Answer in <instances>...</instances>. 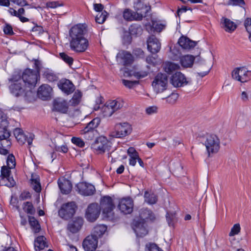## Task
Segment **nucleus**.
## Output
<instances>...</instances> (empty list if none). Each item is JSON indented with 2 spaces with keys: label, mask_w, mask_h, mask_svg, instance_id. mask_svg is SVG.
I'll return each mask as SVG.
<instances>
[{
  "label": "nucleus",
  "mask_w": 251,
  "mask_h": 251,
  "mask_svg": "<svg viewBox=\"0 0 251 251\" xmlns=\"http://www.w3.org/2000/svg\"><path fill=\"white\" fill-rule=\"evenodd\" d=\"M133 54L138 58H143L144 56V51L140 48H136L133 50Z\"/></svg>",
  "instance_id": "60"
},
{
  "label": "nucleus",
  "mask_w": 251,
  "mask_h": 251,
  "mask_svg": "<svg viewBox=\"0 0 251 251\" xmlns=\"http://www.w3.org/2000/svg\"><path fill=\"white\" fill-rule=\"evenodd\" d=\"M240 226L239 224H235L231 228V230L229 233V236H233L238 234L240 231Z\"/></svg>",
  "instance_id": "51"
},
{
  "label": "nucleus",
  "mask_w": 251,
  "mask_h": 251,
  "mask_svg": "<svg viewBox=\"0 0 251 251\" xmlns=\"http://www.w3.org/2000/svg\"><path fill=\"white\" fill-rule=\"evenodd\" d=\"M43 76L49 82L56 81L58 79L57 75L52 70L49 69H45L43 71Z\"/></svg>",
  "instance_id": "32"
},
{
  "label": "nucleus",
  "mask_w": 251,
  "mask_h": 251,
  "mask_svg": "<svg viewBox=\"0 0 251 251\" xmlns=\"http://www.w3.org/2000/svg\"><path fill=\"white\" fill-rule=\"evenodd\" d=\"M100 207L98 203H91L86 210L85 217L86 219L91 222L95 221L100 215Z\"/></svg>",
  "instance_id": "12"
},
{
  "label": "nucleus",
  "mask_w": 251,
  "mask_h": 251,
  "mask_svg": "<svg viewBox=\"0 0 251 251\" xmlns=\"http://www.w3.org/2000/svg\"><path fill=\"white\" fill-rule=\"evenodd\" d=\"M8 80L10 82L9 86V91L14 96L23 97L26 100H28V97L31 96L32 91L26 89L27 87L24 84L21 75H13Z\"/></svg>",
  "instance_id": "1"
},
{
  "label": "nucleus",
  "mask_w": 251,
  "mask_h": 251,
  "mask_svg": "<svg viewBox=\"0 0 251 251\" xmlns=\"http://www.w3.org/2000/svg\"><path fill=\"white\" fill-rule=\"evenodd\" d=\"M59 55L61 58L69 66H71L73 64L74 59L72 57L69 56L64 52L60 53Z\"/></svg>",
  "instance_id": "47"
},
{
  "label": "nucleus",
  "mask_w": 251,
  "mask_h": 251,
  "mask_svg": "<svg viewBox=\"0 0 251 251\" xmlns=\"http://www.w3.org/2000/svg\"><path fill=\"white\" fill-rule=\"evenodd\" d=\"M179 68V65L171 62H166L164 64V71L169 74L178 70Z\"/></svg>",
  "instance_id": "38"
},
{
  "label": "nucleus",
  "mask_w": 251,
  "mask_h": 251,
  "mask_svg": "<svg viewBox=\"0 0 251 251\" xmlns=\"http://www.w3.org/2000/svg\"><path fill=\"white\" fill-rule=\"evenodd\" d=\"M106 230L107 226H106L104 225H97L94 227L91 235L98 240L104 234Z\"/></svg>",
  "instance_id": "30"
},
{
  "label": "nucleus",
  "mask_w": 251,
  "mask_h": 251,
  "mask_svg": "<svg viewBox=\"0 0 251 251\" xmlns=\"http://www.w3.org/2000/svg\"><path fill=\"white\" fill-rule=\"evenodd\" d=\"M59 187L62 192L64 194H69L72 188V185L70 181L67 179H63L62 181H58Z\"/></svg>",
  "instance_id": "28"
},
{
  "label": "nucleus",
  "mask_w": 251,
  "mask_h": 251,
  "mask_svg": "<svg viewBox=\"0 0 251 251\" xmlns=\"http://www.w3.org/2000/svg\"><path fill=\"white\" fill-rule=\"evenodd\" d=\"M100 122L99 118L93 119L87 124V126L80 130V133L84 135L85 138L88 140H91L94 138V132L95 129L99 126Z\"/></svg>",
  "instance_id": "7"
},
{
  "label": "nucleus",
  "mask_w": 251,
  "mask_h": 251,
  "mask_svg": "<svg viewBox=\"0 0 251 251\" xmlns=\"http://www.w3.org/2000/svg\"><path fill=\"white\" fill-rule=\"evenodd\" d=\"M111 143L104 136L98 137L92 145V148L98 154H102L109 151Z\"/></svg>",
  "instance_id": "6"
},
{
  "label": "nucleus",
  "mask_w": 251,
  "mask_h": 251,
  "mask_svg": "<svg viewBox=\"0 0 251 251\" xmlns=\"http://www.w3.org/2000/svg\"><path fill=\"white\" fill-rule=\"evenodd\" d=\"M221 25L222 28L228 33H232L237 27V25L234 22L225 17H223L221 19Z\"/></svg>",
  "instance_id": "25"
},
{
  "label": "nucleus",
  "mask_w": 251,
  "mask_h": 251,
  "mask_svg": "<svg viewBox=\"0 0 251 251\" xmlns=\"http://www.w3.org/2000/svg\"><path fill=\"white\" fill-rule=\"evenodd\" d=\"M166 219L169 226H174L177 220L176 213L167 212L166 214Z\"/></svg>",
  "instance_id": "43"
},
{
  "label": "nucleus",
  "mask_w": 251,
  "mask_h": 251,
  "mask_svg": "<svg viewBox=\"0 0 251 251\" xmlns=\"http://www.w3.org/2000/svg\"><path fill=\"white\" fill-rule=\"evenodd\" d=\"M51 91L52 88L49 85L43 84L38 88L37 95L39 98L46 100L50 97Z\"/></svg>",
  "instance_id": "26"
},
{
  "label": "nucleus",
  "mask_w": 251,
  "mask_h": 251,
  "mask_svg": "<svg viewBox=\"0 0 251 251\" xmlns=\"http://www.w3.org/2000/svg\"><path fill=\"white\" fill-rule=\"evenodd\" d=\"M134 8L137 19L142 20L143 17L146 16V14L150 9V7L142 2L140 0L134 3Z\"/></svg>",
  "instance_id": "17"
},
{
  "label": "nucleus",
  "mask_w": 251,
  "mask_h": 251,
  "mask_svg": "<svg viewBox=\"0 0 251 251\" xmlns=\"http://www.w3.org/2000/svg\"><path fill=\"white\" fill-rule=\"evenodd\" d=\"M152 27L157 32H161L163 29L165 28L166 25L165 24L159 23H153Z\"/></svg>",
  "instance_id": "55"
},
{
  "label": "nucleus",
  "mask_w": 251,
  "mask_h": 251,
  "mask_svg": "<svg viewBox=\"0 0 251 251\" xmlns=\"http://www.w3.org/2000/svg\"><path fill=\"white\" fill-rule=\"evenodd\" d=\"M129 30L130 35L134 36L141 35L143 31L141 26L136 24L132 25L130 26Z\"/></svg>",
  "instance_id": "41"
},
{
  "label": "nucleus",
  "mask_w": 251,
  "mask_h": 251,
  "mask_svg": "<svg viewBox=\"0 0 251 251\" xmlns=\"http://www.w3.org/2000/svg\"><path fill=\"white\" fill-rule=\"evenodd\" d=\"M58 88L67 95L72 94L75 89L73 83L68 79H62L58 83Z\"/></svg>",
  "instance_id": "20"
},
{
  "label": "nucleus",
  "mask_w": 251,
  "mask_h": 251,
  "mask_svg": "<svg viewBox=\"0 0 251 251\" xmlns=\"http://www.w3.org/2000/svg\"><path fill=\"white\" fill-rule=\"evenodd\" d=\"M89 41L85 37L70 40L71 49L76 52H84L88 48Z\"/></svg>",
  "instance_id": "9"
},
{
  "label": "nucleus",
  "mask_w": 251,
  "mask_h": 251,
  "mask_svg": "<svg viewBox=\"0 0 251 251\" xmlns=\"http://www.w3.org/2000/svg\"><path fill=\"white\" fill-rule=\"evenodd\" d=\"M228 4L243 7L245 5V2L244 0H228Z\"/></svg>",
  "instance_id": "54"
},
{
  "label": "nucleus",
  "mask_w": 251,
  "mask_h": 251,
  "mask_svg": "<svg viewBox=\"0 0 251 251\" xmlns=\"http://www.w3.org/2000/svg\"><path fill=\"white\" fill-rule=\"evenodd\" d=\"M140 217L143 220H150L152 221L155 219L152 212L147 208L143 209L141 210Z\"/></svg>",
  "instance_id": "34"
},
{
  "label": "nucleus",
  "mask_w": 251,
  "mask_h": 251,
  "mask_svg": "<svg viewBox=\"0 0 251 251\" xmlns=\"http://www.w3.org/2000/svg\"><path fill=\"white\" fill-rule=\"evenodd\" d=\"M116 138H122L130 134L132 131L131 126L127 122L118 123L115 126Z\"/></svg>",
  "instance_id": "11"
},
{
  "label": "nucleus",
  "mask_w": 251,
  "mask_h": 251,
  "mask_svg": "<svg viewBox=\"0 0 251 251\" xmlns=\"http://www.w3.org/2000/svg\"><path fill=\"white\" fill-rule=\"evenodd\" d=\"M82 97L81 92L77 91L74 93L73 97L71 100V102L74 105H76L79 104Z\"/></svg>",
  "instance_id": "46"
},
{
  "label": "nucleus",
  "mask_w": 251,
  "mask_h": 251,
  "mask_svg": "<svg viewBox=\"0 0 251 251\" xmlns=\"http://www.w3.org/2000/svg\"><path fill=\"white\" fill-rule=\"evenodd\" d=\"M10 142L9 140H5L1 141L0 143V154L2 155H7L8 154L9 151L8 150L6 149H5V147L10 146Z\"/></svg>",
  "instance_id": "45"
},
{
  "label": "nucleus",
  "mask_w": 251,
  "mask_h": 251,
  "mask_svg": "<svg viewBox=\"0 0 251 251\" xmlns=\"http://www.w3.org/2000/svg\"><path fill=\"white\" fill-rule=\"evenodd\" d=\"M16 159L13 154H8L6 159V166L9 169H14L16 166Z\"/></svg>",
  "instance_id": "44"
},
{
  "label": "nucleus",
  "mask_w": 251,
  "mask_h": 251,
  "mask_svg": "<svg viewBox=\"0 0 251 251\" xmlns=\"http://www.w3.org/2000/svg\"><path fill=\"white\" fill-rule=\"evenodd\" d=\"M107 15V12L104 11V12H102L97 15L95 19L96 22L100 24L103 23L106 19Z\"/></svg>",
  "instance_id": "49"
},
{
  "label": "nucleus",
  "mask_w": 251,
  "mask_h": 251,
  "mask_svg": "<svg viewBox=\"0 0 251 251\" xmlns=\"http://www.w3.org/2000/svg\"><path fill=\"white\" fill-rule=\"evenodd\" d=\"M11 169L5 166L1 167L0 185L13 187L16 185V182L13 176H10L11 175Z\"/></svg>",
  "instance_id": "10"
},
{
  "label": "nucleus",
  "mask_w": 251,
  "mask_h": 251,
  "mask_svg": "<svg viewBox=\"0 0 251 251\" xmlns=\"http://www.w3.org/2000/svg\"><path fill=\"white\" fill-rule=\"evenodd\" d=\"M53 109L62 113H66L68 110L67 101L61 99H56L53 101Z\"/></svg>",
  "instance_id": "24"
},
{
  "label": "nucleus",
  "mask_w": 251,
  "mask_h": 251,
  "mask_svg": "<svg viewBox=\"0 0 251 251\" xmlns=\"http://www.w3.org/2000/svg\"><path fill=\"white\" fill-rule=\"evenodd\" d=\"M137 83L136 81H130L127 80L123 79V83L125 85L126 87L128 88H131L133 86V85Z\"/></svg>",
  "instance_id": "64"
},
{
  "label": "nucleus",
  "mask_w": 251,
  "mask_h": 251,
  "mask_svg": "<svg viewBox=\"0 0 251 251\" xmlns=\"http://www.w3.org/2000/svg\"><path fill=\"white\" fill-rule=\"evenodd\" d=\"M178 98L177 93H172L170 95L166 98V101L170 104L175 103Z\"/></svg>",
  "instance_id": "48"
},
{
  "label": "nucleus",
  "mask_w": 251,
  "mask_h": 251,
  "mask_svg": "<svg viewBox=\"0 0 251 251\" xmlns=\"http://www.w3.org/2000/svg\"><path fill=\"white\" fill-rule=\"evenodd\" d=\"M195 57L193 55H186L180 58V63L184 68L191 67L194 63Z\"/></svg>",
  "instance_id": "33"
},
{
  "label": "nucleus",
  "mask_w": 251,
  "mask_h": 251,
  "mask_svg": "<svg viewBox=\"0 0 251 251\" xmlns=\"http://www.w3.org/2000/svg\"><path fill=\"white\" fill-rule=\"evenodd\" d=\"M203 144L206 148L208 156H210L211 153H217L220 148V139L214 134L206 135Z\"/></svg>",
  "instance_id": "4"
},
{
  "label": "nucleus",
  "mask_w": 251,
  "mask_h": 251,
  "mask_svg": "<svg viewBox=\"0 0 251 251\" xmlns=\"http://www.w3.org/2000/svg\"><path fill=\"white\" fill-rule=\"evenodd\" d=\"M76 191L83 196H91L95 192L94 185L86 182H80L76 185Z\"/></svg>",
  "instance_id": "16"
},
{
  "label": "nucleus",
  "mask_w": 251,
  "mask_h": 251,
  "mask_svg": "<svg viewBox=\"0 0 251 251\" xmlns=\"http://www.w3.org/2000/svg\"><path fill=\"white\" fill-rule=\"evenodd\" d=\"M45 239L46 238L43 236L36 238L34 241V248L36 251L43 250L47 246Z\"/></svg>",
  "instance_id": "35"
},
{
  "label": "nucleus",
  "mask_w": 251,
  "mask_h": 251,
  "mask_svg": "<svg viewBox=\"0 0 251 251\" xmlns=\"http://www.w3.org/2000/svg\"><path fill=\"white\" fill-rule=\"evenodd\" d=\"M114 113L113 110L106 104L103 107V113L105 117H110Z\"/></svg>",
  "instance_id": "52"
},
{
  "label": "nucleus",
  "mask_w": 251,
  "mask_h": 251,
  "mask_svg": "<svg viewBox=\"0 0 251 251\" xmlns=\"http://www.w3.org/2000/svg\"><path fill=\"white\" fill-rule=\"evenodd\" d=\"M62 5L63 4L59 3L58 1H49L46 3L47 7L50 8H55Z\"/></svg>",
  "instance_id": "59"
},
{
  "label": "nucleus",
  "mask_w": 251,
  "mask_h": 251,
  "mask_svg": "<svg viewBox=\"0 0 251 251\" xmlns=\"http://www.w3.org/2000/svg\"><path fill=\"white\" fill-rule=\"evenodd\" d=\"M18 142L21 144H24L26 142V135L24 132L16 138Z\"/></svg>",
  "instance_id": "63"
},
{
  "label": "nucleus",
  "mask_w": 251,
  "mask_h": 251,
  "mask_svg": "<svg viewBox=\"0 0 251 251\" xmlns=\"http://www.w3.org/2000/svg\"><path fill=\"white\" fill-rule=\"evenodd\" d=\"M87 32L86 26L81 24L73 26L69 30L70 39L84 37Z\"/></svg>",
  "instance_id": "14"
},
{
  "label": "nucleus",
  "mask_w": 251,
  "mask_h": 251,
  "mask_svg": "<svg viewBox=\"0 0 251 251\" xmlns=\"http://www.w3.org/2000/svg\"><path fill=\"white\" fill-rule=\"evenodd\" d=\"M158 111V107L156 106H152L147 107L146 109V112L148 115L155 114Z\"/></svg>",
  "instance_id": "58"
},
{
  "label": "nucleus",
  "mask_w": 251,
  "mask_h": 251,
  "mask_svg": "<svg viewBox=\"0 0 251 251\" xmlns=\"http://www.w3.org/2000/svg\"><path fill=\"white\" fill-rule=\"evenodd\" d=\"M77 206L74 201L63 204L58 211L59 216L62 219L68 220L75 214Z\"/></svg>",
  "instance_id": "8"
},
{
  "label": "nucleus",
  "mask_w": 251,
  "mask_h": 251,
  "mask_svg": "<svg viewBox=\"0 0 251 251\" xmlns=\"http://www.w3.org/2000/svg\"><path fill=\"white\" fill-rule=\"evenodd\" d=\"M107 103L108 106L113 110L114 112L123 106V102L120 100H110Z\"/></svg>",
  "instance_id": "37"
},
{
  "label": "nucleus",
  "mask_w": 251,
  "mask_h": 251,
  "mask_svg": "<svg viewBox=\"0 0 251 251\" xmlns=\"http://www.w3.org/2000/svg\"><path fill=\"white\" fill-rule=\"evenodd\" d=\"M9 132L5 128H3L2 131H0V140L1 141L8 140L10 137Z\"/></svg>",
  "instance_id": "50"
},
{
  "label": "nucleus",
  "mask_w": 251,
  "mask_h": 251,
  "mask_svg": "<svg viewBox=\"0 0 251 251\" xmlns=\"http://www.w3.org/2000/svg\"><path fill=\"white\" fill-rule=\"evenodd\" d=\"M98 240L93 236H88L83 242V247L86 251H94L98 246Z\"/></svg>",
  "instance_id": "22"
},
{
  "label": "nucleus",
  "mask_w": 251,
  "mask_h": 251,
  "mask_svg": "<svg viewBox=\"0 0 251 251\" xmlns=\"http://www.w3.org/2000/svg\"><path fill=\"white\" fill-rule=\"evenodd\" d=\"M21 78L27 88L31 91L36 86L39 75L36 71L26 69L23 72Z\"/></svg>",
  "instance_id": "3"
},
{
  "label": "nucleus",
  "mask_w": 251,
  "mask_h": 251,
  "mask_svg": "<svg viewBox=\"0 0 251 251\" xmlns=\"http://www.w3.org/2000/svg\"><path fill=\"white\" fill-rule=\"evenodd\" d=\"M30 226L35 233H38L40 230V226L37 220L33 217L28 216Z\"/></svg>",
  "instance_id": "40"
},
{
  "label": "nucleus",
  "mask_w": 251,
  "mask_h": 251,
  "mask_svg": "<svg viewBox=\"0 0 251 251\" xmlns=\"http://www.w3.org/2000/svg\"><path fill=\"white\" fill-rule=\"evenodd\" d=\"M149 251H163L158 246L154 243H151L147 245Z\"/></svg>",
  "instance_id": "61"
},
{
  "label": "nucleus",
  "mask_w": 251,
  "mask_h": 251,
  "mask_svg": "<svg viewBox=\"0 0 251 251\" xmlns=\"http://www.w3.org/2000/svg\"><path fill=\"white\" fill-rule=\"evenodd\" d=\"M40 177L36 174H32L30 178V184L33 189L37 193L40 192L41 186Z\"/></svg>",
  "instance_id": "29"
},
{
  "label": "nucleus",
  "mask_w": 251,
  "mask_h": 251,
  "mask_svg": "<svg viewBox=\"0 0 251 251\" xmlns=\"http://www.w3.org/2000/svg\"><path fill=\"white\" fill-rule=\"evenodd\" d=\"M133 205V200L130 197H126L120 200L118 207L121 212L128 214L132 212Z\"/></svg>",
  "instance_id": "13"
},
{
  "label": "nucleus",
  "mask_w": 251,
  "mask_h": 251,
  "mask_svg": "<svg viewBox=\"0 0 251 251\" xmlns=\"http://www.w3.org/2000/svg\"><path fill=\"white\" fill-rule=\"evenodd\" d=\"M244 25L249 34V38L251 41V19L247 18L244 22Z\"/></svg>",
  "instance_id": "53"
},
{
  "label": "nucleus",
  "mask_w": 251,
  "mask_h": 251,
  "mask_svg": "<svg viewBox=\"0 0 251 251\" xmlns=\"http://www.w3.org/2000/svg\"><path fill=\"white\" fill-rule=\"evenodd\" d=\"M178 43L180 47L185 50H190L194 48L197 45V42L190 40L185 36H181L178 41Z\"/></svg>",
  "instance_id": "27"
},
{
  "label": "nucleus",
  "mask_w": 251,
  "mask_h": 251,
  "mask_svg": "<svg viewBox=\"0 0 251 251\" xmlns=\"http://www.w3.org/2000/svg\"><path fill=\"white\" fill-rule=\"evenodd\" d=\"M168 78L165 74L159 73L154 77L152 86L154 91L157 93H162L167 88Z\"/></svg>",
  "instance_id": "5"
},
{
  "label": "nucleus",
  "mask_w": 251,
  "mask_h": 251,
  "mask_svg": "<svg viewBox=\"0 0 251 251\" xmlns=\"http://www.w3.org/2000/svg\"><path fill=\"white\" fill-rule=\"evenodd\" d=\"M100 206L104 216L110 220H112L114 217L113 210L115 206L112 198L109 196L102 197L100 201Z\"/></svg>",
  "instance_id": "2"
},
{
  "label": "nucleus",
  "mask_w": 251,
  "mask_h": 251,
  "mask_svg": "<svg viewBox=\"0 0 251 251\" xmlns=\"http://www.w3.org/2000/svg\"><path fill=\"white\" fill-rule=\"evenodd\" d=\"M123 17L126 20L128 21H140L139 19H137L135 12L128 9H126L124 11Z\"/></svg>",
  "instance_id": "36"
},
{
  "label": "nucleus",
  "mask_w": 251,
  "mask_h": 251,
  "mask_svg": "<svg viewBox=\"0 0 251 251\" xmlns=\"http://www.w3.org/2000/svg\"><path fill=\"white\" fill-rule=\"evenodd\" d=\"M145 201L150 204L155 203L157 201V196L153 193L146 191L144 194Z\"/></svg>",
  "instance_id": "39"
},
{
  "label": "nucleus",
  "mask_w": 251,
  "mask_h": 251,
  "mask_svg": "<svg viewBox=\"0 0 251 251\" xmlns=\"http://www.w3.org/2000/svg\"><path fill=\"white\" fill-rule=\"evenodd\" d=\"M134 226V230L137 236L143 237L148 233V231L143 223L136 222Z\"/></svg>",
  "instance_id": "31"
},
{
  "label": "nucleus",
  "mask_w": 251,
  "mask_h": 251,
  "mask_svg": "<svg viewBox=\"0 0 251 251\" xmlns=\"http://www.w3.org/2000/svg\"><path fill=\"white\" fill-rule=\"evenodd\" d=\"M251 72L244 67L237 68L232 72L233 79L241 82H246L249 79Z\"/></svg>",
  "instance_id": "15"
},
{
  "label": "nucleus",
  "mask_w": 251,
  "mask_h": 251,
  "mask_svg": "<svg viewBox=\"0 0 251 251\" xmlns=\"http://www.w3.org/2000/svg\"><path fill=\"white\" fill-rule=\"evenodd\" d=\"M3 31L5 34L8 35H12L14 33L12 26L8 24L3 27Z\"/></svg>",
  "instance_id": "62"
},
{
  "label": "nucleus",
  "mask_w": 251,
  "mask_h": 251,
  "mask_svg": "<svg viewBox=\"0 0 251 251\" xmlns=\"http://www.w3.org/2000/svg\"><path fill=\"white\" fill-rule=\"evenodd\" d=\"M171 83L174 87H179L186 84L187 82L184 75L179 72H177L172 76Z\"/></svg>",
  "instance_id": "21"
},
{
  "label": "nucleus",
  "mask_w": 251,
  "mask_h": 251,
  "mask_svg": "<svg viewBox=\"0 0 251 251\" xmlns=\"http://www.w3.org/2000/svg\"><path fill=\"white\" fill-rule=\"evenodd\" d=\"M117 59L124 66L131 65L134 61L133 55L128 51L122 50L117 55Z\"/></svg>",
  "instance_id": "19"
},
{
  "label": "nucleus",
  "mask_w": 251,
  "mask_h": 251,
  "mask_svg": "<svg viewBox=\"0 0 251 251\" xmlns=\"http://www.w3.org/2000/svg\"><path fill=\"white\" fill-rule=\"evenodd\" d=\"M83 224V219L81 217L74 218L68 225L67 228L72 233L77 232L82 227Z\"/></svg>",
  "instance_id": "23"
},
{
  "label": "nucleus",
  "mask_w": 251,
  "mask_h": 251,
  "mask_svg": "<svg viewBox=\"0 0 251 251\" xmlns=\"http://www.w3.org/2000/svg\"><path fill=\"white\" fill-rule=\"evenodd\" d=\"M23 209L25 212L30 215H34L35 213V209L32 202L29 201H26L23 203Z\"/></svg>",
  "instance_id": "42"
},
{
  "label": "nucleus",
  "mask_w": 251,
  "mask_h": 251,
  "mask_svg": "<svg viewBox=\"0 0 251 251\" xmlns=\"http://www.w3.org/2000/svg\"><path fill=\"white\" fill-rule=\"evenodd\" d=\"M149 74L148 72L141 71L139 72H133L132 75L136 78L140 79L148 75Z\"/></svg>",
  "instance_id": "57"
},
{
  "label": "nucleus",
  "mask_w": 251,
  "mask_h": 251,
  "mask_svg": "<svg viewBox=\"0 0 251 251\" xmlns=\"http://www.w3.org/2000/svg\"><path fill=\"white\" fill-rule=\"evenodd\" d=\"M147 46L149 51L152 53H156L160 50L161 43L155 36L151 35L147 40Z\"/></svg>",
  "instance_id": "18"
},
{
  "label": "nucleus",
  "mask_w": 251,
  "mask_h": 251,
  "mask_svg": "<svg viewBox=\"0 0 251 251\" xmlns=\"http://www.w3.org/2000/svg\"><path fill=\"white\" fill-rule=\"evenodd\" d=\"M72 142L73 144L80 148L83 147L85 145L83 141L81 139L78 137H73L72 138Z\"/></svg>",
  "instance_id": "56"
}]
</instances>
